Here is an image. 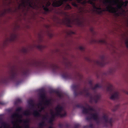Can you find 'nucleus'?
I'll return each mask as SVG.
<instances>
[{
	"label": "nucleus",
	"mask_w": 128,
	"mask_h": 128,
	"mask_svg": "<svg viewBox=\"0 0 128 128\" xmlns=\"http://www.w3.org/2000/svg\"><path fill=\"white\" fill-rule=\"evenodd\" d=\"M32 70H42L49 68V64H30ZM52 71L54 72L62 71V69L57 64H50Z\"/></svg>",
	"instance_id": "f257e3e1"
},
{
	"label": "nucleus",
	"mask_w": 128,
	"mask_h": 128,
	"mask_svg": "<svg viewBox=\"0 0 128 128\" xmlns=\"http://www.w3.org/2000/svg\"><path fill=\"white\" fill-rule=\"evenodd\" d=\"M18 74L17 70L13 68L10 71V74L8 77H4L0 79V83L4 84H7L10 81L14 80Z\"/></svg>",
	"instance_id": "f03ea898"
},
{
	"label": "nucleus",
	"mask_w": 128,
	"mask_h": 128,
	"mask_svg": "<svg viewBox=\"0 0 128 128\" xmlns=\"http://www.w3.org/2000/svg\"><path fill=\"white\" fill-rule=\"evenodd\" d=\"M104 4H106V3H108L110 4L109 5H108L106 7V10L110 12L115 13L116 11V10L115 8L113 7L112 6V2L113 5H116L118 9L123 10L122 8V4L121 2V4H118L117 2L113 0L112 2L109 0H104Z\"/></svg>",
	"instance_id": "7ed1b4c3"
},
{
	"label": "nucleus",
	"mask_w": 128,
	"mask_h": 128,
	"mask_svg": "<svg viewBox=\"0 0 128 128\" xmlns=\"http://www.w3.org/2000/svg\"><path fill=\"white\" fill-rule=\"evenodd\" d=\"M81 91L83 92V94H79V95H82L84 94L86 96L89 97L90 102H92L93 100H94L95 103H96L98 102V100L100 98V96L99 94L96 95L93 97L92 94L88 92L89 89L88 88H84Z\"/></svg>",
	"instance_id": "20e7f679"
},
{
	"label": "nucleus",
	"mask_w": 128,
	"mask_h": 128,
	"mask_svg": "<svg viewBox=\"0 0 128 128\" xmlns=\"http://www.w3.org/2000/svg\"><path fill=\"white\" fill-rule=\"evenodd\" d=\"M62 72L63 74L62 76L64 78L66 79H71L76 80L78 77L80 78L82 76V75L78 72H76L74 74L69 73L66 71Z\"/></svg>",
	"instance_id": "39448f33"
},
{
	"label": "nucleus",
	"mask_w": 128,
	"mask_h": 128,
	"mask_svg": "<svg viewBox=\"0 0 128 128\" xmlns=\"http://www.w3.org/2000/svg\"><path fill=\"white\" fill-rule=\"evenodd\" d=\"M90 114L91 115V116H87L86 118V119L87 120L89 121L92 119L96 121L97 124H99L100 122L99 120V118L98 114L96 113Z\"/></svg>",
	"instance_id": "423d86ee"
},
{
	"label": "nucleus",
	"mask_w": 128,
	"mask_h": 128,
	"mask_svg": "<svg viewBox=\"0 0 128 128\" xmlns=\"http://www.w3.org/2000/svg\"><path fill=\"white\" fill-rule=\"evenodd\" d=\"M80 86L79 84L76 85H73L72 86V89L74 90V95L75 96H76L79 94H83V92L82 91H80L78 92L77 90L80 88Z\"/></svg>",
	"instance_id": "0eeeda50"
},
{
	"label": "nucleus",
	"mask_w": 128,
	"mask_h": 128,
	"mask_svg": "<svg viewBox=\"0 0 128 128\" xmlns=\"http://www.w3.org/2000/svg\"><path fill=\"white\" fill-rule=\"evenodd\" d=\"M102 119L105 124L108 123L110 126H112V118L109 119L108 116L107 114H104L102 116Z\"/></svg>",
	"instance_id": "6e6552de"
},
{
	"label": "nucleus",
	"mask_w": 128,
	"mask_h": 128,
	"mask_svg": "<svg viewBox=\"0 0 128 128\" xmlns=\"http://www.w3.org/2000/svg\"><path fill=\"white\" fill-rule=\"evenodd\" d=\"M73 0H60L54 2L52 5L54 7H59L63 4L64 2H66L68 1H72Z\"/></svg>",
	"instance_id": "1a4fd4ad"
},
{
	"label": "nucleus",
	"mask_w": 128,
	"mask_h": 128,
	"mask_svg": "<svg viewBox=\"0 0 128 128\" xmlns=\"http://www.w3.org/2000/svg\"><path fill=\"white\" fill-rule=\"evenodd\" d=\"M76 106L78 108H82V112L83 114H87L88 113V109L85 107L81 104H78L76 105Z\"/></svg>",
	"instance_id": "9d476101"
},
{
	"label": "nucleus",
	"mask_w": 128,
	"mask_h": 128,
	"mask_svg": "<svg viewBox=\"0 0 128 128\" xmlns=\"http://www.w3.org/2000/svg\"><path fill=\"white\" fill-rule=\"evenodd\" d=\"M63 22L67 26L72 27V23L70 19L66 18L64 20H63Z\"/></svg>",
	"instance_id": "9b49d317"
},
{
	"label": "nucleus",
	"mask_w": 128,
	"mask_h": 128,
	"mask_svg": "<svg viewBox=\"0 0 128 128\" xmlns=\"http://www.w3.org/2000/svg\"><path fill=\"white\" fill-rule=\"evenodd\" d=\"M64 109L63 107L59 105H58L55 108V110L56 111V114L58 115L61 113Z\"/></svg>",
	"instance_id": "f8f14e48"
},
{
	"label": "nucleus",
	"mask_w": 128,
	"mask_h": 128,
	"mask_svg": "<svg viewBox=\"0 0 128 128\" xmlns=\"http://www.w3.org/2000/svg\"><path fill=\"white\" fill-rule=\"evenodd\" d=\"M26 1L23 0L22 2V5L24 7H25L26 6V3L28 6L31 8H32V3L31 2L30 0H26Z\"/></svg>",
	"instance_id": "ddd939ff"
},
{
	"label": "nucleus",
	"mask_w": 128,
	"mask_h": 128,
	"mask_svg": "<svg viewBox=\"0 0 128 128\" xmlns=\"http://www.w3.org/2000/svg\"><path fill=\"white\" fill-rule=\"evenodd\" d=\"M31 70V69L29 68H26L22 72V74L24 76H27L30 74Z\"/></svg>",
	"instance_id": "4468645a"
},
{
	"label": "nucleus",
	"mask_w": 128,
	"mask_h": 128,
	"mask_svg": "<svg viewBox=\"0 0 128 128\" xmlns=\"http://www.w3.org/2000/svg\"><path fill=\"white\" fill-rule=\"evenodd\" d=\"M49 92L50 93H55L59 97L61 98L63 96V94L62 92H60L57 90H50Z\"/></svg>",
	"instance_id": "2eb2a0df"
},
{
	"label": "nucleus",
	"mask_w": 128,
	"mask_h": 128,
	"mask_svg": "<svg viewBox=\"0 0 128 128\" xmlns=\"http://www.w3.org/2000/svg\"><path fill=\"white\" fill-rule=\"evenodd\" d=\"M118 92H116L110 97V98L112 100L117 99L118 98Z\"/></svg>",
	"instance_id": "dca6fc26"
},
{
	"label": "nucleus",
	"mask_w": 128,
	"mask_h": 128,
	"mask_svg": "<svg viewBox=\"0 0 128 128\" xmlns=\"http://www.w3.org/2000/svg\"><path fill=\"white\" fill-rule=\"evenodd\" d=\"M0 124L2 126L0 128H2V126L4 128H6V127L8 125L6 122L3 121V120L2 118H0Z\"/></svg>",
	"instance_id": "f3484780"
},
{
	"label": "nucleus",
	"mask_w": 128,
	"mask_h": 128,
	"mask_svg": "<svg viewBox=\"0 0 128 128\" xmlns=\"http://www.w3.org/2000/svg\"><path fill=\"white\" fill-rule=\"evenodd\" d=\"M41 92L42 93H40V97L42 100V102H43L44 100L46 99V94L44 92V90H41Z\"/></svg>",
	"instance_id": "a211bd4d"
},
{
	"label": "nucleus",
	"mask_w": 128,
	"mask_h": 128,
	"mask_svg": "<svg viewBox=\"0 0 128 128\" xmlns=\"http://www.w3.org/2000/svg\"><path fill=\"white\" fill-rule=\"evenodd\" d=\"M113 88L112 85L109 84L108 86L106 88L107 91L109 92L110 93H112L113 90Z\"/></svg>",
	"instance_id": "6ab92c4d"
},
{
	"label": "nucleus",
	"mask_w": 128,
	"mask_h": 128,
	"mask_svg": "<svg viewBox=\"0 0 128 128\" xmlns=\"http://www.w3.org/2000/svg\"><path fill=\"white\" fill-rule=\"evenodd\" d=\"M33 114L34 116L37 117H40L41 116V114L36 110H34Z\"/></svg>",
	"instance_id": "aec40b11"
},
{
	"label": "nucleus",
	"mask_w": 128,
	"mask_h": 128,
	"mask_svg": "<svg viewBox=\"0 0 128 128\" xmlns=\"http://www.w3.org/2000/svg\"><path fill=\"white\" fill-rule=\"evenodd\" d=\"M11 117L12 118L14 119L15 118H21L22 116L19 113L16 112L12 115Z\"/></svg>",
	"instance_id": "412c9836"
},
{
	"label": "nucleus",
	"mask_w": 128,
	"mask_h": 128,
	"mask_svg": "<svg viewBox=\"0 0 128 128\" xmlns=\"http://www.w3.org/2000/svg\"><path fill=\"white\" fill-rule=\"evenodd\" d=\"M102 85L101 84H97L94 87H92L91 89L94 90L97 88H100L102 87Z\"/></svg>",
	"instance_id": "4be33fe9"
},
{
	"label": "nucleus",
	"mask_w": 128,
	"mask_h": 128,
	"mask_svg": "<svg viewBox=\"0 0 128 128\" xmlns=\"http://www.w3.org/2000/svg\"><path fill=\"white\" fill-rule=\"evenodd\" d=\"M86 106L88 108H87L88 109V113L87 114H88L90 115V116H91V115H90V114H91L92 113H89L88 110H89L90 111H91L93 112H94L95 111V110L93 108H92L88 104H86Z\"/></svg>",
	"instance_id": "5701e85b"
},
{
	"label": "nucleus",
	"mask_w": 128,
	"mask_h": 128,
	"mask_svg": "<svg viewBox=\"0 0 128 128\" xmlns=\"http://www.w3.org/2000/svg\"><path fill=\"white\" fill-rule=\"evenodd\" d=\"M29 122L28 120H24V122L25 125L24 128H30L28 124Z\"/></svg>",
	"instance_id": "b1692460"
},
{
	"label": "nucleus",
	"mask_w": 128,
	"mask_h": 128,
	"mask_svg": "<svg viewBox=\"0 0 128 128\" xmlns=\"http://www.w3.org/2000/svg\"><path fill=\"white\" fill-rule=\"evenodd\" d=\"M51 100L50 99L46 100L44 103V104L46 106H48L51 104Z\"/></svg>",
	"instance_id": "393cba45"
},
{
	"label": "nucleus",
	"mask_w": 128,
	"mask_h": 128,
	"mask_svg": "<svg viewBox=\"0 0 128 128\" xmlns=\"http://www.w3.org/2000/svg\"><path fill=\"white\" fill-rule=\"evenodd\" d=\"M28 104L31 106L32 108H34L35 105L34 101L32 100H29L28 101Z\"/></svg>",
	"instance_id": "a878e982"
},
{
	"label": "nucleus",
	"mask_w": 128,
	"mask_h": 128,
	"mask_svg": "<svg viewBox=\"0 0 128 128\" xmlns=\"http://www.w3.org/2000/svg\"><path fill=\"white\" fill-rule=\"evenodd\" d=\"M12 123L13 124L14 126L16 128H21L20 126L17 124L16 121H12Z\"/></svg>",
	"instance_id": "bb28decb"
},
{
	"label": "nucleus",
	"mask_w": 128,
	"mask_h": 128,
	"mask_svg": "<svg viewBox=\"0 0 128 128\" xmlns=\"http://www.w3.org/2000/svg\"><path fill=\"white\" fill-rule=\"evenodd\" d=\"M38 106H42L40 110H39V111L40 112H41L42 110H44L45 108L44 106H42V103L41 102L39 103L38 104Z\"/></svg>",
	"instance_id": "cd10ccee"
},
{
	"label": "nucleus",
	"mask_w": 128,
	"mask_h": 128,
	"mask_svg": "<svg viewBox=\"0 0 128 128\" xmlns=\"http://www.w3.org/2000/svg\"><path fill=\"white\" fill-rule=\"evenodd\" d=\"M64 8L65 10H68L71 9L72 8L71 6L69 4H67L65 6Z\"/></svg>",
	"instance_id": "c85d7f7f"
},
{
	"label": "nucleus",
	"mask_w": 128,
	"mask_h": 128,
	"mask_svg": "<svg viewBox=\"0 0 128 128\" xmlns=\"http://www.w3.org/2000/svg\"><path fill=\"white\" fill-rule=\"evenodd\" d=\"M31 112L29 110H27L25 111L24 113V115L26 116H29L30 115Z\"/></svg>",
	"instance_id": "c756f323"
},
{
	"label": "nucleus",
	"mask_w": 128,
	"mask_h": 128,
	"mask_svg": "<svg viewBox=\"0 0 128 128\" xmlns=\"http://www.w3.org/2000/svg\"><path fill=\"white\" fill-rule=\"evenodd\" d=\"M45 126L44 122V121L42 122L39 124V126L40 128H42Z\"/></svg>",
	"instance_id": "7c9ffc66"
},
{
	"label": "nucleus",
	"mask_w": 128,
	"mask_h": 128,
	"mask_svg": "<svg viewBox=\"0 0 128 128\" xmlns=\"http://www.w3.org/2000/svg\"><path fill=\"white\" fill-rule=\"evenodd\" d=\"M121 2L122 4V5H123L124 7L127 6L128 4V1L127 0H126L124 2L122 1Z\"/></svg>",
	"instance_id": "2f4dec72"
},
{
	"label": "nucleus",
	"mask_w": 128,
	"mask_h": 128,
	"mask_svg": "<svg viewBox=\"0 0 128 128\" xmlns=\"http://www.w3.org/2000/svg\"><path fill=\"white\" fill-rule=\"evenodd\" d=\"M51 118H52L53 119L54 118L55 116H59L58 115H57V114H56V113L54 114H53V112H52L51 113Z\"/></svg>",
	"instance_id": "473e14b6"
},
{
	"label": "nucleus",
	"mask_w": 128,
	"mask_h": 128,
	"mask_svg": "<svg viewBox=\"0 0 128 128\" xmlns=\"http://www.w3.org/2000/svg\"><path fill=\"white\" fill-rule=\"evenodd\" d=\"M43 8L44 10L46 12H48L50 11L49 9L48 8V7H45L44 6H43Z\"/></svg>",
	"instance_id": "72a5a7b5"
},
{
	"label": "nucleus",
	"mask_w": 128,
	"mask_h": 128,
	"mask_svg": "<svg viewBox=\"0 0 128 128\" xmlns=\"http://www.w3.org/2000/svg\"><path fill=\"white\" fill-rule=\"evenodd\" d=\"M119 106L118 105H116L114 106V108L112 109V110L114 112L118 108Z\"/></svg>",
	"instance_id": "f704fd0d"
},
{
	"label": "nucleus",
	"mask_w": 128,
	"mask_h": 128,
	"mask_svg": "<svg viewBox=\"0 0 128 128\" xmlns=\"http://www.w3.org/2000/svg\"><path fill=\"white\" fill-rule=\"evenodd\" d=\"M95 0H89L88 1H87V2L88 3H89L90 4L92 5L94 3V1Z\"/></svg>",
	"instance_id": "c9c22d12"
},
{
	"label": "nucleus",
	"mask_w": 128,
	"mask_h": 128,
	"mask_svg": "<svg viewBox=\"0 0 128 128\" xmlns=\"http://www.w3.org/2000/svg\"><path fill=\"white\" fill-rule=\"evenodd\" d=\"M66 115V112H65L64 114H62L61 113L59 115H58L59 116H60V117H63L64 116H65Z\"/></svg>",
	"instance_id": "e433bc0d"
},
{
	"label": "nucleus",
	"mask_w": 128,
	"mask_h": 128,
	"mask_svg": "<svg viewBox=\"0 0 128 128\" xmlns=\"http://www.w3.org/2000/svg\"><path fill=\"white\" fill-rule=\"evenodd\" d=\"M115 71V70L113 68H112L110 70L109 72V73L110 74H112Z\"/></svg>",
	"instance_id": "4c0bfd02"
},
{
	"label": "nucleus",
	"mask_w": 128,
	"mask_h": 128,
	"mask_svg": "<svg viewBox=\"0 0 128 128\" xmlns=\"http://www.w3.org/2000/svg\"><path fill=\"white\" fill-rule=\"evenodd\" d=\"M22 102L21 100L20 99H17L15 102L16 104L20 103Z\"/></svg>",
	"instance_id": "58836bf2"
},
{
	"label": "nucleus",
	"mask_w": 128,
	"mask_h": 128,
	"mask_svg": "<svg viewBox=\"0 0 128 128\" xmlns=\"http://www.w3.org/2000/svg\"><path fill=\"white\" fill-rule=\"evenodd\" d=\"M72 4L75 7H77L78 6L77 4L75 2H72Z\"/></svg>",
	"instance_id": "ea45409f"
},
{
	"label": "nucleus",
	"mask_w": 128,
	"mask_h": 128,
	"mask_svg": "<svg viewBox=\"0 0 128 128\" xmlns=\"http://www.w3.org/2000/svg\"><path fill=\"white\" fill-rule=\"evenodd\" d=\"M22 110V108L20 107H19L17 108L16 110V112H19Z\"/></svg>",
	"instance_id": "a19ab883"
},
{
	"label": "nucleus",
	"mask_w": 128,
	"mask_h": 128,
	"mask_svg": "<svg viewBox=\"0 0 128 128\" xmlns=\"http://www.w3.org/2000/svg\"><path fill=\"white\" fill-rule=\"evenodd\" d=\"M89 84H90V88L92 89V82L91 81H90L89 82Z\"/></svg>",
	"instance_id": "79ce46f5"
},
{
	"label": "nucleus",
	"mask_w": 128,
	"mask_h": 128,
	"mask_svg": "<svg viewBox=\"0 0 128 128\" xmlns=\"http://www.w3.org/2000/svg\"><path fill=\"white\" fill-rule=\"evenodd\" d=\"M6 104V103L2 101H0V105H4Z\"/></svg>",
	"instance_id": "37998d69"
},
{
	"label": "nucleus",
	"mask_w": 128,
	"mask_h": 128,
	"mask_svg": "<svg viewBox=\"0 0 128 128\" xmlns=\"http://www.w3.org/2000/svg\"><path fill=\"white\" fill-rule=\"evenodd\" d=\"M100 42L102 43L103 44H105L106 43V42L105 40H101L99 41Z\"/></svg>",
	"instance_id": "c03bdc74"
},
{
	"label": "nucleus",
	"mask_w": 128,
	"mask_h": 128,
	"mask_svg": "<svg viewBox=\"0 0 128 128\" xmlns=\"http://www.w3.org/2000/svg\"><path fill=\"white\" fill-rule=\"evenodd\" d=\"M51 3L50 2V1H48V2L46 4V6L47 7H48L50 6L51 5Z\"/></svg>",
	"instance_id": "a18cd8bd"
},
{
	"label": "nucleus",
	"mask_w": 128,
	"mask_h": 128,
	"mask_svg": "<svg viewBox=\"0 0 128 128\" xmlns=\"http://www.w3.org/2000/svg\"><path fill=\"white\" fill-rule=\"evenodd\" d=\"M92 6L93 8L94 9L96 10L97 8V7L96 6L95 3H94L92 5Z\"/></svg>",
	"instance_id": "49530a36"
},
{
	"label": "nucleus",
	"mask_w": 128,
	"mask_h": 128,
	"mask_svg": "<svg viewBox=\"0 0 128 128\" xmlns=\"http://www.w3.org/2000/svg\"><path fill=\"white\" fill-rule=\"evenodd\" d=\"M79 49H80V50L83 51L84 50V48L82 46H80L79 47Z\"/></svg>",
	"instance_id": "de8ad7c7"
},
{
	"label": "nucleus",
	"mask_w": 128,
	"mask_h": 128,
	"mask_svg": "<svg viewBox=\"0 0 128 128\" xmlns=\"http://www.w3.org/2000/svg\"><path fill=\"white\" fill-rule=\"evenodd\" d=\"M58 126L60 128H62L63 126V124H58Z\"/></svg>",
	"instance_id": "09e8293b"
},
{
	"label": "nucleus",
	"mask_w": 128,
	"mask_h": 128,
	"mask_svg": "<svg viewBox=\"0 0 128 128\" xmlns=\"http://www.w3.org/2000/svg\"><path fill=\"white\" fill-rule=\"evenodd\" d=\"M42 46L41 45H38L37 46V48L40 50L42 49Z\"/></svg>",
	"instance_id": "8fccbe9b"
},
{
	"label": "nucleus",
	"mask_w": 128,
	"mask_h": 128,
	"mask_svg": "<svg viewBox=\"0 0 128 128\" xmlns=\"http://www.w3.org/2000/svg\"><path fill=\"white\" fill-rule=\"evenodd\" d=\"M125 44L126 46V47L128 48V40L126 41L125 42Z\"/></svg>",
	"instance_id": "3c124183"
},
{
	"label": "nucleus",
	"mask_w": 128,
	"mask_h": 128,
	"mask_svg": "<svg viewBox=\"0 0 128 128\" xmlns=\"http://www.w3.org/2000/svg\"><path fill=\"white\" fill-rule=\"evenodd\" d=\"M53 119L50 118L49 120V122L50 123H51L53 121Z\"/></svg>",
	"instance_id": "603ef678"
},
{
	"label": "nucleus",
	"mask_w": 128,
	"mask_h": 128,
	"mask_svg": "<svg viewBox=\"0 0 128 128\" xmlns=\"http://www.w3.org/2000/svg\"><path fill=\"white\" fill-rule=\"evenodd\" d=\"M93 124H90L89 126V127L91 128H93Z\"/></svg>",
	"instance_id": "864d4df0"
},
{
	"label": "nucleus",
	"mask_w": 128,
	"mask_h": 128,
	"mask_svg": "<svg viewBox=\"0 0 128 128\" xmlns=\"http://www.w3.org/2000/svg\"><path fill=\"white\" fill-rule=\"evenodd\" d=\"M23 51L24 53H26L27 52V50L26 49H24L23 50Z\"/></svg>",
	"instance_id": "5fc2aeb1"
},
{
	"label": "nucleus",
	"mask_w": 128,
	"mask_h": 128,
	"mask_svg": "<svg viewBox=\"0 0 128 128\" xmlns=\"http://www.w3.org/2000/svg\"><path fill=\"white\" fill-rule=\"evenodd\" d=\"M79 126L78 124H76L74 126V128H78Z\"/></svg>",
	"instance_id": "6e6d98bb"
},
{
	"label": "nucleus",
	"mask_w": 128,
	"mask_h": 128,
	"mask_svg": "<svg viewBox=\"0 0 128 128\" xmlns=\"http://www.w3.org/2000/svg\"><path fill=\"white\" fill-rule=\"evenodd\" d=\"M43 119L46 120L47 119L46 116H44L43 118Z\"/></svg>",
	"instance_id": "4d7b16f0"
},
{
	"label": "nucleus",
	"mask_w": 128,
	"mask_h": 128,
	"mask_svg": "<svg viewBox=\"0 0 128 128\" xmlns=\"http://www.w3.org/2000/svg\"><path fill=\"white\" fill-rule=\"evenodd\" d=\"M22 120H21V119H19L18 120V121L20 122H22Z\"/></svg>",
	"instance_id": "13d9d810"
},
{
	"label": "nucleus",
	"mask_w": 128,
	"mask_h": 128,
	"mask_svg": "<svg viewBox=\"0 0 128 128\" xmlns=\"http://www.w3.org/2000/svg\"><path fill=\"white\" fill-rule=\"evenodd\" d=\"M101 9V8L100 7H97V8L96 9V10H100Z\"/></svg>",
	"instance_id": "bf43d9fd"
},
{
	"label": "nucleus",
	"mask_w": 128,
	"mask_h": 128,
	"mask_svg": "<svg viewBox=\"0 0 128 128\" xmlns=\"http://www.w3.org/2000/svg\"><path fill=\"white\" fill-rule=\"evenodd\" d=\"M69 126L68 124H66L65 125V126L66 128H68L69 127Z\"/></svg>",
	"instance_id": "052dcab7"
},
{
	"label": "nucleus",
	"mask_w": 128,
	"mask_h": 128,
	"mask_svg": "<svg viewBox=\"0 0 128 128\" xmlns=\"http://www.w3.org/2000/svg\"><path fill=\"white\" fill-rule=\"evenodd\" d=\"M102 11H100L99 12V13H100V14L102 13Z\"/></svg>",
	"instance_id": "680f3d73"
},
{
	"label": "nucleus",
	"mask_w": 128,
	"mask_h": 128,
	"mask_svg": "<svg viewBox=\"0 0 128 128\" xmlns=\"http://www.w3.org/2000/svg\"><path fill=\"white\" fill-rule=\"evenodd\" d=\"M49 128H53L51 126H50V127H49Z\"/></svg>",
	"instance_id": "e2e57ef3"
},
{
	"label": "nucleus",
	"mask_w": 128,
	"mask_h": 128,
	"mask_svg": "<svg viewBox=\"0 0 128 128\" xmlns=\"http://www.w3.org/2000/svg\"><path fill=\"white\" fill-rule=\"evenodd\" d=\"M84 4H85L86 3V1H84Z\"/></svg>",
	"instance_id": "0e129e2a"
},
{
	"label": "nucleus",
	"mask_w": 128,
	"mask_h": 128,
	"mask_svg": "<svg viewBox=\"0 0 128 128\" xmlns=\"http://www.w3.org/2000/svg\"><path fill=\"white\" fill-rule=\"evenodd\" d=\"M105 10H103V11H105Z\"/></svg>",
	"instance_id": "69168bd1"
},
{
	"label": "nucleus",
	"mask_w": 128,
	"mask_h": 128,
	"mask_svg": "<svg viewBox=\"0 0 128 128\" xmlns=\"http://www.w3.org/2000/svg\"><path fill=\"white\" fill-rule=\"evenodd\" d=\"M66 66H68L67 65H66Z\"/></svg>",
	"instance_id": "338daca9"
},
{
	"label": "nucleus",
	"mask_w": 128,
	"mask_h": 128,
	"mask_svg": "<svg viewBox=\"0 0 128 128\" xmlns=\"http://www.w3.org/2000/svg\"><path fill=\"white\" fill-rule=\"evenodd\" d=\"M66 65H68V64H66Z\"/></svg>",
	"instance_id": "774afa93"
}]
</instances>
